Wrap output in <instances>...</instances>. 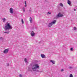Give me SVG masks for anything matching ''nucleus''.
<instances>
[{
	"instance_id": "nucleus-1",
	"label": "nucleus",
	"mask_w": 77,
	"mask_h": 77,
	"mask_svg": "<svg viewBox=\"0 0 77 77\" xmlns=\"http://www.w3.org/2000/svg\"><path fill=\"white\" fill-rule=\"evenodd\" d=\"M37 68L39 69V66H38V64H35L32 67V69L33 71L36 72H40L39 70H37Z\"/></svg>"
},
{
	"instance_id": "nucleus-2",
	"label": "nucleus",
	"mask_w": 77,
	"mask_h": 77,
	"mask_svg": "<svg viewBox=\"0 0 77 77\" xmlns=\"http://www.w3.org/2000/svg\"><path fill=\"white\" fill-rule=\"evenodd\" d=\"M12 29V26H11L10 25V23H8L5 26V30H9V29Z\"/></svg>"
},
{
	"instance_id": "nucleus-3",
	"label": "nucleus",
	"mask_w": 77,
	"mask_h": 77,
	"mask_svg": "<svg viewBox=\"0 0 77 77\" xmlns=\"http://www.w3.org/2000/svg\"><path fill=\"white\" fill-rule=\"evenodd\" d=\"M56 20H54V21H53L52 22L49 23L48 27H49L52 26V25H53V24H54L56 23Z\"/></svg>"
},
{
	"instance_id": "nucleus-4",
	"label": "nucleus",
	"mask_w": 77,
	"mask_h": 77,
	"mask_svg": "<svg viewBox=\"0 0 77 77\" xmlns=\"http://www.w3.org/2000/svg\"><path fill=\"white\" fill-rule=\"evenodd\" d=\"M63 16V15L60 14V13H59L56 17L57 18H60V17H62Z\"/></svg>"
},
{
	"instance_id": "nucleus-5",
	"label": "nucleus",
	"mask_w": 77,
	"mask_h": 77,
	"mask_svg": "<svg viewBox=\"0 0 77 77\" xmlns=\"http://www.w3.org/2000/svg\"><path fill=\"white\" fill-rule=\"evenodd\" d=\"M9 51V49H5L4 51H3L4 53L5 54H7Z\"/></svg>"
},
{
	"instance_id": "nucleus-6",
	"label": "nucleus",
	"mask_w": 77,
	"mask_h": 77,
	"mask_svg": "<svg viewBox=\"0 0 77 77\" xmlns=\"http://www.w3.org/2000/svg\"><path fill=\"white\" fill-rule=\"evenodd\" d=\"M10 12L11 14H13L14 13V11H13V9L11 8L10 9Z\"/></svg>"
},
{
	"instance_id": "nucleus-7",
	"label": "nucleus",
	"mask_w": 77,
	"mask_h": 77,
	"mask_svg": "<svg viewBox=\"0 0 77 77\" xmlns=\"http://www.w3.org/2000/svg\"><path fill=\"white\" fill-rule=\"evenodd\" d=\"M31 35L32 36H34L35 35V34L34 33L33 31H32L31 33Z\"/></svg>"
},
{
	"instance_id": "nucleus-8",
	"label": "nucleus",
	"mask_w": 77,
	"mask_h": 77,
	"mask_svg": "<svg viewBox=\"0 0 77 77\" xmlns=\"http://www.w3.org/2000/svg\"><path fill=\"white\" fill-rule=\"evenodd\" d=\"M67 3L68 4V5H69V6H71V1L69 0H67Z\"/></svg>"
},
{
	"instance_id": "nucleus-9",
	"label": "nucleus",
	"mask_w": 77,
	"mask_h": 77,
	"mask_svg": "<svg viewBox=\"0 0 77 77\" xmlns=\"http://www.w3.org/2000/svg\"><path fill=\"white\" fill-rule=\"evenodd\" d=\"M41 56L42 58H45V55L41 54Z\"/></svg>"
},
{
	"instance_id": "nucleus-10",
	"label": "nucleus",
	"mask_w": 77,
	"mask_h": 77,
	"mask_svg": "<svg viewBox=\"0 0 77 77\" xmlns=\"http://www.w3.org/2000/svg\"><path fill=\"white\" fill-rule=\"evenodd\" d=\"M50 62H52V63L53 64H55V61L51 60Z\"/></svg>"
},
{
	"instance_id": "nucleus-11",
	"label": "nucleus",
	"mask_w": 77,
	"mask_h": 77,
	"mask_svg": "<svg viewBox=\"0 0 77 77\" xmlns=\"http://www.w3.org/2000/svg\"><path fill=\"white\" fill-rule=\"evenodd\" d=\"M32 17H30L29 18V21L30 23H32Z\"/></svg>"
},
{
	"instance_id": "nucleus-12",
	"label": "nucleus",
	"mask_w": 77,
	"mask_h": 77,
	"mask_svg": "<svg viewBox=\"0 0 77 77\" xmlns=\"http://www.w3.org/2000/svg\"><path fill=\"white\" fill-rule=\"evenodd\" d=\"M2 20L3 21V22H5V21H6V19L5 18H4L3 19H2Z\"/></svg>"
},
{
	"instance_id": "nucleus-13",
	"label": "nucleus",
	"mask_w": 77,
	"mask_h": 77,
	"mask_svg": "<svg viewBox=\"0 0 77 77\" xmlns=\"http://www.w3.org/2000/svg\"><path fill=\"white\" fill-rule=\"evenodd\" d=\"M25 62L26 63H27V60L26 59V58H25Z\"/></svg>"
},
{
	"instance_id": "nucleus-14",
	"label": "nucleus",
	"mask_w": 77,
	"mask_h": 77,
	"mask_svg": "<svg viewBox=\"0 0 77 77\" xmlns=\"http://www.w3.org/2000/svg\"><path fill=\"white\" fill-rule=\"evenodd\" d=\"M23 12H25V8L24 7H23Z\"/></svg>"
},
{
	"instance_id": "nucleus-15",
	"label": "nucleus",
	"mask_w": 77,
	"mask_h": 77,
	"mask_svg": "<svg viewBox=\"0 0 77 77\" xmlns=\"http://www.w3.org/2000/svg\"><path fill=\"white\" fill-rule=\"evenodd\" d=\"M4 33H7V34H9V31L5 32H4Z\"/></svg>"
},
{
	"instance_id": "nucleus-16",
	"label": "nucleus",
	"mask_w": 77,
	"mask_h": 77,
	"mask_svg": "<svg viewBox=\"0 0 77 77\" xmlns=\"http://www.w3.org/2000/svg\"><path fill=\"white\" fill-rule=\"evenodd\" d=\"M60 5L61 6H62V7H63V4H62V3H60Z\"/></svg>"
},
{
	"instance_id": "nucleus-17",
	"label": "nucleus",
	"mask_w": 77,
	"mask_h": 77,
	"mask_svg": "<svg viewBox=\"0 0 77 77\" xmlns=\"http://www.w3.org/2000/svg\"><path fill=\"white\" fill-rule=\"evenodd\" d=\"M69 77H73V75H72V74H70L69 75Z\"/></svg>"
},
{
	"instance_id": "nucleus-18",
	"label": "nucleus",
	"mask_w": 77,
	"mask_h": 77,
	"mask_svg": "<svg viewBox=\"0 0 77 77\" xmlns=\"http://www.w3.org/2000/svg\"><path fill=\"white\" fill-rule=\"evenodd\" d=\"M21 22L22 24H24V21H23V19H21Z\"/></svg>"
},
{
	"instance_id": "nucleus-19",
	"label": "nucleus",
	"mask_w": 77,
	"mask_h": 77,
	"mask_svg": "<svg viewBox=\"0 0 77 77\" xmlns=\"http://www.w3.org/2000/svg\"><path fill=\"white\" fill-rule=\"evenodd\" d=\"M74 30H77V29L76 28V27H74Z\"/></svg>"
},
{
	"instance_id": "nucleus-20",
	"label": "nucleus",
	"mask_w": 77,
	"mask_h": 77,
	"mask_svg": "<svg viewBox=\"0 0 77 77\" xmlns=\"http://www.w3.org/2000/svg\"><path fill=\"white\" fill-rule=\"evenodd\" d=\"M70 50H71V51H73V48H70Z\"/></svg>"
},
{
	"instance_id": "nucleus-21",
	"label": "nucleus",
	"mask_w": 77,
	"mask_h": 77,
	"mask_svg": "<svg viewBox=\"0 0 77 77\" xmlns=\"http://www.w3.org/2000/svg\"><path fill=\"white\" fill-rule=\"evenodd\" d=\"M69 69H72L73 68L71 66H70L69 67Z\"/></svg>"
},
{
	"instance_id": "nucleus-22",
	"label": "nucleus",
	"mask_w": 77,
	"mask_h": 77,
	"mask_svg": "<svg viewBox=\"0 0 77 77\" xmlns=\"http://www.w3.org/2000/svg\"><path fill=\"white\" fill-rule=\"evenodd\" d=\"M7 66H9V63H7Z\"/></svg>"
},
{
	"instance_id": "nucleus-23",
	"label": "nucleus",
	"mask_w": 77,
	"mask_h": 77,
	"mask_svg": "<svg viewBox=\"0 0 77 77\" xmlns=\"http://www.w3.org/2000/svg\"><path fill=\"white\" fill-rule=\"evenodd\" d=\"M22 75L21 74H20V75H19V77H22Z\"/></svg>"
},
{
	"instance_id": "nucleus-24",
	"label": "nucleus",
	"mask_w": 77,
	"mask_h": 77,
	"mask_svg": "<svg viewBox=\"0 0 77 77\" xmlns=\"http://www.w3.org/2000/svg\"><path fill=\"white\" fill-rule=\"evenodd\" d=\"M48 13L49 14H51V12H50L49 11L48 12Z\"/></svg>"
},
{
	"instance_id": "nucleus-25",
	"label": "nucleus",
	"mask_w": 77,
	"mask_h": 77,
	"mask_svg": "<svg viewBox=\"0 0 77 77\" xmlns=\"http://www.w3.org/2000/svg\"><path fill=\"white\" fill-rule=\"evenodd\" d=\"M3 38L2 37H0V39H3Z\"/></svg>"
},
{
	"instance_id": "nucleus-26",
	"label": "nucleus",
	"mask_w": 77,
	"mask_h": 77,
	"mask_svg": "<svg viewBox=\"0 0 77 77\" xmlns=\"http://www.w3.org/2000/svg\"><path fill=\"white\" fill-rule=\"evenodd\" d=\"M64 71V70H63V69H61V71Z\"/></svg>"
},
{
	"instance_id": "nucleus-27",
	"label": "nucleus",
	"mask_w": 77,
	"mask_h": 77,
	"mask_svg": "<svg viewBox=\"0 0 77 77\" xmlns=\"http://www.w3.org/2000/svg\"><path fill=\"white\" fill-rule=\"evenodd\" d=\"M25 5H26V1H25Z\"/></svg>"
},
{
	"instance_id": "nucleus-28",
	"label": "nucleus",
	"mask_w": 77,
	"mask_h": 77,
	"mask_svg": "<svg viewBox=\"0 0 77 77\" xmlns=\"http://www.w3.org/2000/svg\"><path fill=\"white\" fill-rule=\"evenodd\" d=\"M29 12H31V10H29Z\"/></svg>"
},
{
	"instance_id": "nucleus-29",
	"label": "nucleus",
	"mask_w": 77,
	"mask_h": 77,
	"mask_svg": "<svg viewBox=\"0 0 77 77\" xmlns=\"http://www.w3.org/2000/svg\"><path fill=\"white\" fill-rule=\"evenodd\" d=\"M74 11H76V9H74Z\"/></svg>"
},
{
	"instance_id": "nucleus-30",
	"label": "nucleus",
	"mask_w": 77,
	"mask_h": 77,
	"mask_svg": "<svg viewBox=\"0 0 77 77\" xmlns=\"http://www.w3.org/2000/svg\"><path fill=\"white\" fill-rule=\"evenodd\" d=\"M25 7H26L27 6V5L26 4H25Z\"/></svg>"
}]
</instances>
